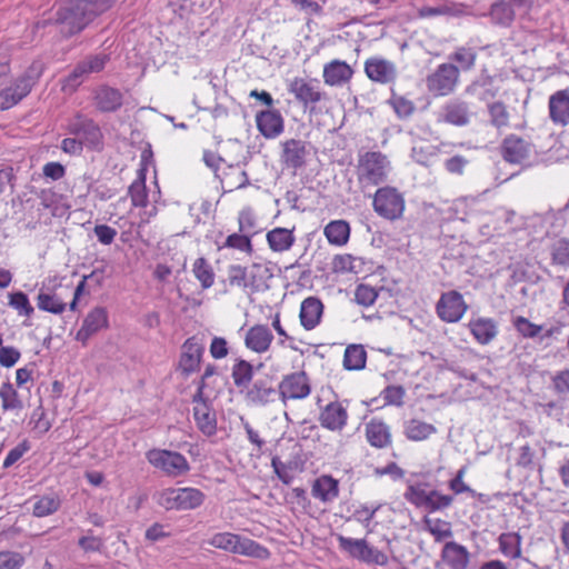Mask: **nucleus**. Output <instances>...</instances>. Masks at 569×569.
Instances as JSON below:
<instances>
[{
	"label": "nucleus",
	"mask_w": 569,
	"mask_h": 569,
	"mask_svg": "<svg viewBox=\"0 0 569 569\" xmlns=\"http://www.w3.org/2000/svg\"><path fill=\"white\" fill-rule=\"evenodd\" d=\"M467 309L462 295L456 290L443 292L436 306L438 317L448 323L458 322Z\"/></svg>",
	"instance_id": "12"
},
{
	"label": "nucleus",
	"mask_w": 569,
	"mask_h": 569,
	"mask_svg": "<svg viewBox=\"0 0 569 569\" xmlns=\"http://www.w3.org/2000/svg\"><path fill=\"white\" fill-rule=\"evenodd\" d=\"M288 90L305 109H309L311 112L315 111L317 103L326 99V93L316 79L293 78Z\"/></svg>",
	"instance_id": "9"
},
{
	"label": "nucleus",
	"mask_w": 569,
	"mask_h": 569,
	"mask_svg": "<svg viewBox=\"0 0 569 569\" xmlns=\"http://www.w3.org/2000/svg\"><path fill=\"white\" fill-rule=\"evenodd\" d=\"M96 108L101 112H114L122 107V93L107 84L100 86L93 91Z\"/></svg>",
	"instance_id": "23"
},
{
	"label": "nucleus",
	"mask_w": 569,
	"mask_h": 569,
	"mask_svg": "<svg viewBox=\"0 0 569 569\" xmlns=\"http://www.w3.org/2000/svg\"><path fill=\"white\" fill-rule=\"evenodd\" d=\"M129 196L134 207H147L148 204V192L146 187V178L140 174L129 187Z\"/></svg>",
	"instance_id": "46"
},
{
	"label": "nucleus",
	"mask_w": 569,
	"mask_h": 569,
	"mask_svg": "<svg viewBox=\"0 0 569 569\" xmlns=\"http://www.w3.org/2000/svg\"><path fill=\"white\" fill-rule=\"evenodd\" d=\"M365 72L370 80L382 84L391 83L397 78L395 63L380 57L368 59L365 62Z\"/></svg>",
	"instance_id": "16"
},
{
	"label": "nucleus",
	"mask_w": 569,
	"mask_h": 569,
	"mask_svg": "<svg viewBox=\"0 0 569 569\" xmlns=\"http://www.w3.org/2000/svg\"><path fill=\"white\" fill-rule=\"evenodd\" d=\"M367 441L375 448H387L391 445V432L387 423L379 419H371L366 423Z\"/></svg>",
	"instance_id": "30"
},
{
	"label": "nucleus",
	"mask_w": 569,
	"mask_h": 569,
	"mask_svg": "<svg viewBox=\"0 0 569 569\" xmlns=\"http://www.w3.org/2000/svg\"><path fill=\"white\" fill-rule=\"evenodd\" d=\"M223 247L237 249L248 254H251L253 251L250 238L240 233H232L228 236Z\"/></svg>",
	"instance_id": "53"
},
{
	"label": "nucleus",
	"mask_w": 569,
	"mask_h": 569,
	"mask_svg": "<svg viewBox=\"0 0 569 569\" xmlns=\"http://www.w3.org/2000/svg\"><path fill=\"white\" fill-rule=\"evenodd\" d=\"M146 456L150 465L171 477L184 475L190 470L186 457L177 451L151 449Z\"/></svg>",
	"instance_id": "8"
},
{
	"label": "nucleus",
	"mask_w": 569,
	"mask_h": 569,
	"mask_svg": "<svg viewBox=\"0 0 569 569\" xmlns=\"http://www.w3.org/2000/svg\"><path fill=\"white\" fill-rule=\"evenodd\" d=\"M9 306L16 309L21 316L30 317L34 311L28 296L22 291L9 295Z\"/></svg>",
	"instance_id": "49"
},
{
	"label": "nucleus",
	"mask_w": 569,
	"mask_h": 569,
	"mask_svg": "<svg viewBox=\"0 0 569 569\" xmlns=\"http://www.w3.org/2000/svg\"><path fill=\"white\" fill-rule=\"evenodd\" d=\"M323 312L322 302L316 297L306 298L300 306V323L306 330L315 329L321 320Z\"/></svg>",
	"instance_id": "28"
},
{
	"label": "nucleus",
	"mask_w": 569,
	"mask_h": 569,
	"mask_svg": "<svg viewBox=\"0 0 569 569\" xmlns=\"http://www.w3.org/2000/svg\"><path fill=\"white\" fill-rule=\"evenodd\" d=\"M267 272V268L259 263H253L250 270H248V287L258 290L263 282V274Z\"/></svg>",
	"instance_id": "58"
},
{
	"label": "nucleus",
	"mask_w": 569,
	"mask_h": 569,
	"mask_svg": "<svg viewBox=\"0 0 569 569\" xmlns=\"http://www.w3.org/2000/svg\"><path fill=\"white\" fill-rule=\"evenodd\" d=\"M429 500L426 501L425 509L430 512L442 510L449 507L452 502V497L447 495H441L437 490H431L428 492Z\"/></svg>",
	"instance_id": "52"
},
{
	"label": "nucleus",
	"mask_w": 569,
	"mask_h": 569,
	"mask_svg": "<svg viewBox=\"0 0 569 569\" xmlns=\"http://www.w3.org/2000/svg\"><path fill=\"white\" fill-rule=\"evenodd\" d=\"M273 340L271 330L264 325H254L249 328L244 336V346L257 353H264L269 350Z\"/></svg>",
	"instance_id": "26"
},
{
	"label": "nucleus",
	"mask_w": 569,
	"mask_h": 569,
	"mask_svg": "<svg viewBox=\"0 0 569 569\" xmlns=\"http://www.w3.org/2000/svg\"><path fill=\"white\" fill-rule=\"evenodd\" d=\"M204 493L197 488H167L159 493L158 503L167 510H191L200 507Z\"/></svg>",
	"instance_id": "6"
},
{
	"label": "nucleus",
	"mask_w": 569,
	"mask_h": 569,
	"mask_svg": "<svg viewBox=\"0 0 569 569\" xmlns=\"http://www.w3.org/2000/svg\"><path fill=\"white\" fill-rule=\"evenodd\" d=\"M193 418L197 427L206 436H212L217 431L216 412L209 407V403L193 406Z\"/></svg>",
	"instance_id": "32"
},
{
	"label": "nucleus",
	"mask_w": 569,
	"mask_h": 569,
	"mask_svg": "<svg viewBox=\"0 0 569 569\" xmlns=\"http://www.w3.org/2000/svg\"><path fill=\"white\" fill-rule=\"evenodd\" d=\"M467 328L473 339L481 346L491 343L498 336V322L492 318L473 317L469 320Z\"/></svg>",
	"instance_id": "17"
},
{
	"label": "nucleus",
	"mask_w": 569,
	"mask_h": 569,
	"mask_svg": "<svg viewBox=\"0 0 569 569\" xmlns=\"http://www.w3.org/2000/svg\"><path fill=\"white\" fill-rule=\"evenodd\" d=\"M231 377L237 388H248L253 378L252 365L243 359H238L232 366Z\"/></svg>",
	"instance_id": "38"
},
{
	"label": "nucleus",
	"mask_w": 569,
	"mask_h": 569,
	"mask_svg": "<svg viewBox=\"0 0 569 569\" xmlns=\"http://www.w3.org/2000/svg\"><path fill=\"white\" fill-rule=\"evenodd\" d=\"M109 60L110 57L106 53L84 57L74 66L72 71L61 80L62 91L67 93L74 92L92 73L101 72Z\"/></svg>",
	"instance_id": "4"
},
{
	"label": "nucleus",
	"mask_w": 569,
	"mask_h": 569,
	"mask_svg": "<svg viewBox=\"0 0 569 569\" xmlns=\"http://www.w3.org/2000/svg\"><path fill=\"white\" fill-rule=\"evenodd\" d=\"M347 409L338 401L328 403L320 412L321 426L331 431H341L347 425Z\"/></svg>",
	"instance_id": "25"
},
{
	"label": "nucleus",
	"mask_w": 569,
	"mask_h": 569,
	"mask_svg": "<svg viewBox=\"0 0 569 569\" xmlns=\"http://www.w3.org/2000/svg\"><path fill=\"white\" fill-rule=\"evenodd\" d=\"M208 543L227 552L241 555L257 559H268L270 551L259 542L232 532L214 533Z\"/></svg>",
	"instance_id": "3"
},
{
	"label": "nucleus",
	"mask_w": 569,
	"mask_h": 569,
	"mask_svg": "<svg viewBox=\"0 0 569 569\" xmlns=\"http://www.w3.org/2000/svg\"><path fill=\"white\" fill-rule=\"evenodd\" d=\"M372 207L378 216L393 221L402 217L405 199L396 188L382 187L376 191Z\"/></svg>",
	"instance_id": "7"
},
{
	"label": "nucleus",
	"mask_w": 569,
	"mask_h": 569,
	"mask_svg": "<svg viewBox=\"0 0 569 569\" xmlns=\"http://www.w3.org/2000/svg\"><path fill=\"white\" fill-rule=\"evenodd\" d=\"M450 59L455 60L462 70H470L475 67L477 52L471 47H458Z\"/></svg>",
	"instance_id": "47"
},
{
	"label": "nucleus",
	"mask_w": 569,
	"mask_h": 569,
	"mask_svg": "<svg viewBox=\"0 0 569 569\" xmlns=\"http://www.w3.org/2000/svg\"><path fill=\"white\" fill-rule=\"evenodd\" d=\"M437 431L436 427L419 419H410L405 423L403 432L409 440L422 441Z\"/></svg>",
	"instance_id": "34"
},
{
	"label": "nucleus",
	"mask_w": 569,
	"mask_h": 569,
	"mask_svg": "<svg viewBox=\"0 0 569 569\" xmlns=\"http://www.w3.org/2000/svg\"><path fill=\"white\" fill-rule=\"evenodd\" d=\"M329 243L335 246H343L350 237V226L346 220L330 221L323 230Z\"/></svg>",
	"instance_id": "33"
},
{
	"label": "nucleus",
	"mask_w": 569,
	"mask_h": 569,
	"mask_svg": "<svg viewBox=\"0 0 569 569\" xmlns=\"http://www.w3.org/2000/svg\"><path fill=\"white\" fill-rule=\"evenodd\" d=\"M490 18L495 24L508 27L515 19V12L510 3L503 0L497 1L491 6Z\"/></svg>",
	"instance_id": "43"
},
{
	"label": "nucleus",
	"mask_w": 569,
	"mask_h": 569,
	"mask_svg": "<svg viewBox=\"0 0 569 569\" xmlns=\"http://www.w3.org/2000/svg\"><path fill=\"white\" fill-rule=\"evenodd\" d=\"M192 273L196 279L201 283L202 289H209L214 283V272L209 261L200 257L194 260L192 264Z\"/></svg>",
	"instance_id": "40"
},
{
	"label": "nucleus",
	"mask_w": 569,
	"mask_h": 569,
	"mask_svg": "<svg viewBox=\"0 0 569 569\" xmlns=\"http://www.w3.org/2000/svg\"><path fill=\"white\" fill-rule=\"evenodd\" d=\"M551 256L555 263L569 266V241L566 239L556 241L551 249Z\"/></svg>",
	"instance_id": "56"
},
{
	"label": "nucleus",
	"mask_w": 569,
	"mask_h": 569,
	"mask_svg": "<svg viewBox=\"0 0 569 569\" xmlns=\"http://www.w3.org/2000/svg\"><path fill=\"white\" fill-rule=\"evenodd\" d=\"M69 131L90 148H98L101 144V129L92 119L78 114L69 123Z\"/></svg>",
	"instance_id": "14"
},
{
	"label": "nucleus",
	"mask_w": 569,
	"mask_h": 569,
	"mask_svg": "<svg viewBox=\"0 0 569 569\" xmlns=\"http://www.w3.org/2000/svg\"><path fill=\"white\" fill-rule=\"evenodd\" d=\"M389 103L392 106L395 112L400 118L410 117L416 109L413 102L402 96L393 94L390 98Z\"/></svg>",
	"instance_id": "54"
},
{
	"label": "nucleus",
	"mask_w": 569,
	"mask_h": 569,
	"mask_svg": "<svg viewBox=\"0 0 569 569\" xmlns=\"http://www.w3.org/2000/svg\"><path fill=\"white\" fill-rule=\"evenodd\" d=\"M459 80V69L451 63H441L427 77L428 90L435 96H447L451 93Z\"/></svg>",
	"instance_id": "10"
},
{
	"label": "nucleus",
	"mask_w": 569,
	"mask_h": 569,
	"mask_svg": "<svg viewBox=\"0 0 569 569\" xmlns=\"http://www.w3.org/2000/svg\"><path fill=\"white\" fill-rule=\"evenodd\" d=\"M311 495L323 503H331L339 496V482L331 476H320L312 483Z\"/></svg>",
	"instance_id": "27"
},
{
	"label": "nucleus",
	"mask_w": 569,
	"mask_h": 569,
	"mask_svg": "<svg viewBox=\"0 0 569 569\" xmlns=\"http://www.w3.org/2000/svg\"><path fill=\"white\" fill-rule=\"evenodd\" d=\"M0 399L3 411H13L18 415L23 408L22 400L10 382H3L1 385Z\"/></svg>",
	"instance_id": "37"
},
{
	"label": "nucleus",
	"mask_w": 569,
	"mask_h": 569,
	"mask_svg": "<svg viewBox=\"0 0 569 569\" xmlns=\"http://www.w3.org/2000/svg\"><path fill=\"white\" fill-rule=\"evenodd\" d=\"M271 466L278 478L284 483L290 485L293 480V475L290 467L280 461L278 457L272 458Z\"/></svg>",
	"instance_id": "61"
},
{
	"label": "nucleus",
	"mask_w": 569,
	"mask_h": 569,
	"mask_svg": "<svg viewBox=\"0 0 569 569\" xmlns=\"http://www.w3.org/2000/svg\"><path fill=\"white\" fill-rule=\"evenodd\" d=\"M116 0H68L53 14V21L64 37H71L82 31L97 16L112 7ZM38 22L46 26L48 21Z\"/></svg>",
	"instance_id": "1"
},
{
	"label": "nucleus",
	"mask_w": 569,
	"mask_h": 569,
	"mask_svg": "<svg viewBox=\"0 0 569 569\" xmlns=\"http://www.w3.org/2000/svg\"><path fill=\"white\" fill-rule=\"evenodd\" d=\"M512 325L522 337L529 339L537 338L543 330L542 325H536L522 316L513 318Z\"/></svg>",
	"instance_id": "48"
},
{
	"label": "nucleus",
	"mask_w": 569,
	"mask_h": 569,
	"mask_svg": "<svg viewBox=\"0 0 569 569\" xmlns=\"http://www.w3.org/2000/svg\"><path fill=\"white\" fill-rule=\"evenodd\" d=\"M377 298L378 292L368 284H359L356 289V301L361 306L369 307L375 303Z\"/></svg>",
	"instance_id": "57"
},
{
	"label": "nucleus",
	"mask_w": 569,
	"mask_h": 569,
	"mask_svg": "<svg viewBox=\"0 0 569 569\" xmlns=\"http://www.w3.org/2000/svg\"><path fill=\"white\" fill-rule=\"evenodd\" d=\"M279 391L273 387V380L270 377L259 378L247 388L244 399L253 406H267L276 400Z\"/></svg>",
	"instance_id": "15"
},
{
	"label": "nucleus",
	"mask_w": 569,
	"mask_h": 569,
	"mask_svg": "<svg viewBox=\"0 0 569 569\" xmlns=\"http://www.w3.org/2000/svg\"><path fill=\"white\" fill-rule=\"evenodd\" d=\"M470 118L469 104L466 101L455 99L442 107L438 120L456 127H465L470 123Z\"/></svg>",
	"instance_id": "18"
},
{
	"label": "nucleus",
	"mask_w": 569,
	"mask_h": 569,
	"mask_svg": "<svg viewBox=\"0 0 569 569\" xmlns=\"http://www.w3.org/2000/svg\"><path fill=\"white\" fill-rule=\"evenodd\" d=\"M391 169V162L382 152H360L356 167V176L360 189L365 192L368 189L385 183L388 180Z\"/></svg>",
	"instance_id": "2"
},
{
	"label": "nucleus",
	"mask_w": 569,
	"mask_h": 569,
	"mask_svg": "<svg viewBox=\"0 0 569 569\" xmlns=\"http://www.w3.org/2000/svg\"><path fill=\"white\" fill-rule=\"evenodd\" d=\"M61 500L56 495L37 497L33 503L32 515L38 518L48 517L59 510Z\"/></svg>",
	"instance_id": "42"
},
{
	"label": "nucleus",
	"mask_w": 569,
	"mask_h": 569,
	"mask_svg": "<svg viewBox=\"0 0 569 569\" xmlns=\"http://www.w3.org/2000/svg\"><path fill=\"white\" fill-rule=\"evenodd\" d=\"M423 525L427 531H429L436 541H441L452 536L451 526L448 521L441 519L425 518Z\"/></svg>",
	"instance_id": "45"
},
{
	"label": "nucleus",
	"mask_w": 569,
	"mask_h": 569,
	"mask_svg": "<svg viewBox=\"0 0 569 569\" xmlns=\"http://www.w3.org/2000/svg\"><path fill=\"white\" fill-rule=\"evenodd\" d=\"M203 353V346L199 339L191 337L182 345V352L179 361V367L184 375H190L199 369L201 357Z\"/></svg>",
	"instance_id": "22"
},
{
	"label": "nucleus",
	"mask_w": 569,
	"mask_h": 569,
	"mask_svg": "<svg viewBox=\"0 0 569 569\" xmlns=\"http://www.w3.org/2000/svg\"><path fill=\"white\" fill-rule=\"evenodd\" d=\"M37 307L42 311L60 315L64 311L66 303L58 295L41 289L37 297Z\"/></svg>",
	"instance_id": "41"
},
{
	"label": "nucleus",
	"mask_w": 569,
	"mask_h": 569,
	"mask_svg": "<svg viewBox=\"0 0 569 569\" xmlns=\"http://www.w3.org/2000/svg\"><path fill=\"white\" fill-rule=\"evenodd\" d=\"M466 92L469 94L477 96L480 100L487 101L496 96V91L488 88L485 82H472L467 87Z\"/></svg>",
	"instance_id": "59"
},
{
	"label": "nucleus",
	"mask_w": 569,
	"mask_h": 569,
	"mask_svg": "<svg viewBox=\"0 0 569 569\" xmlns=\"http://www.w3.org/2000/svg\"><path fill=\"white\" fill-rule=\"evenodd\" d=\"M228 282L231 287L248 288V269L240 264L228 267Z\"/></svg>",
	"instance_id": "50"
},
{
	"label": "nucleus",
	"mask_w": 569,
	"mask_h": 569,
	"mask_svg": "<svg viewBox=\"0 0 569 569\" xmlns=\"http://www.w3.org/2000/svg\"><path fill=\"white\" fill-rule=\"evenodd\" d=\"M267 241L273 251L282 252L292 247L295 237L292 232L286 228H276L267 233Z\"/></svg>",
	"instance_id": "35"
},
{
	"label": "nucleus",
	"mask_w": 569,
	"mask_h": 569,
	"mask_svg": "<svg viewBox=\"0 0 569 569\" xmlns=\"http://www.w3.org/2000/svg\"><path fill=\"white\" fill-rule=\"evenodd\" d=\"M21 355L14 347L0 348V365L6 368L14 366L20 359Z\"/></svg>",
	"instance_id": "62"
},
{
	"label": "nucleus",
	"mask_w": 569,
	"mask_h": 569,
	"mask_svg": "<svg viewBox=\"0 0 569 569\" xmlns=\"http://www.w3.org/2000/svg\"><path fill=\"white\" fill-rule=\"evenodd\" d=\"M428 492L426 489H423L420 485H410L408 486L405 498L410 503L415 505L418 508H423L426 505V501L429 500Z\"/></svg>",
	"instance_id": "55"
},
{
	"label": "nucleus",
	"mask_w": 569,
	"mask_h": 569,
	"mask_svg": "<svg viewBox=\"0 0 569 569\" xmlns=\"http://www.w3.org/2000/svg\"><path fill=\"white\" fill-rule=\"evenodd\" d=\"M441 560L450 569H466L469 563V551L456 541H449L442 548Z\"/></svg>",
	"instance_id": "29"
},
{
	"label": "nucleus",
	"mask_w": 569,
	"mask_h": 569,
	"mask_svg": "<svg viewBox=\"0 0 569 569\" xmlns=\"http://www.w3.org/2000/svg\"><path fill=\"white\" fill-rule=\"evenodd\" d=\"M531 149L532 146L529 141L516 134L506 137L501 144L502 157L510 163H521L527 160Z\"/></svg>",
	"instance_id": "20"
},
{
	"label": "nucleus",
	"mask_w": 569,
	"mask_h": 569,
	"mask_svg": "<svg viewBox=\"0 0 569 569\" xmlns=\"http://www.w3.org/2000/svg\"><path fill=\"white\" fill-rule=\"evenodd\" d=\"M499 550L510 559L521 556V536L517 532H503L498 538Z\"/></svg>",
	"instance_id": "36"
},
{
	"label": "nucleus",
	"mask_w": 569,
	"mask_h": 569,
	"mask_svg": "<svg viewBox=\"0 0 569 569\" xmlns=\"http://www.w3.org/2000/svg\"><path fill=\"white\" fill-rule=\"evenodd\" d=\"M29 449L30 446L27 440L12 448L3 460V468L13 466Z\"/></svg>",
	"instance_id": "60"
},
{
	"label": "nucleus",
	"mask_w": 569,
	"mask_h": 569,
	"mask_svg": "<svg viewBox=\"0 0 569 569\" xmlns=\"http://www.w3.org/2000/svg\"><path fill=\"white\" fill-rule=\"evenodd\" d=\"M339 549L349 557L367 565L386 566L388 556L379 549L370 546L366 539H356L337 535Z\"/></svg>",
	"instance_id": "5"
},
{
	"label": "nucleus",
	"mask_w": 569,
	"mask_h": 569,
	"mask_svg": "<svg viewBox=\"0 0 569 569\" xmlns=\"http://www.w3.org/2000/svg\"><path fill=\"white\" fill-rule=\"evenodd\" d=\"M488 113L490 117V124L500 130L509 126V112L507 107L501 101H496L488 104Z\"/></svg>",
	"instance_id": "44"
},
{
	"label": "nucleus",
	"mask_w": 569,
	"mask_h": 569,
	"mask_svg": "<svg viewBox=\"0 0 569 569\" xmlns=\"http://www.w3.org/2000/svg\"><path fill=\"white\" fill-rule=\"evenodd\" d=\"M278 391L283 405H287L288 400L307 398L311 392L308 376L305 371L284 376L279 383Z\"/></svg>",
	"instance_id": "11"
},
{
	"label": "nucleus",
	"mask_w": 569,
	"mask_h": 569,
	"mask_svg": "<svg viewBox=\"0 0 569 569\" xmlns=\"http://www.w3.org/2000/svg\"><path fill=\"white\" fill-rule=\"evenodd\" d=\"M107 326V311L101 307H97L91 310L83 319L82 326L77 332L76 339L82 343H86L92 335L97 333L99 330L106 328Z\"/></svg>",
	"instance_id": "24"
},
{
	"label": "nucleus",
	"mask_w": 569,
	"mask_h": 569,
	"mask_svg": "<svg viewBox=\"0 0 569 569\" xmlns=\"http://www.w3.org/2000/svg\"><path fill=\"white\" fill-rule=\"evenodd\" d=\"M553 389L557 393L566 395L569 392V369L559 371L553 378Z\"/></svg>",
	"instance_id": "64"
},
{
	"label": "nucleus",
	"mask_w": 569,
	"mask_h": 569,
	"mask_svg": "<svg viewBox=\"0 0 569 569\" xmlns=\"http://www.w3.org/2000/svg\"><path fill=\"white\" fill-rule=\"evenodd\" d=\"M367 352L361 345H350L343 355V367L347 370H360L366 366Z\"/></svg>",
	"instance_id": "39"
},
{
	"label": "nucleus",
	"mask_w": 569,
	"mask_h": 569,
	"mask_svg": "<svg viewBox=\"0 0 569 569\" xmlns=\"http://www.w3.org/2000/svg\"><path fill=\"white\" fill-rule=\"evenodd\" d=\"M307 142L300 139H288L281 142L280 161L282 166L296 173L307 162Z\"/></svg>",
	"instance_id": "13"
},
{
	"label": "nucleus",
	"mask_w": 569,
	"mask_h": 569,
	"mask_svg": "<svg viewBox=\"0 0 569 569\" xmlns=\"http://www.w3.org/2000/svg\"><path fill=\"white\" fill-rule=\"evenodd\" d=\"M23 558L18 553L0 552V569H19Z\"/></svg>",
	"instance_id": "63"
},
{
	"label": "nucleus",
	"mask_w": 569,
	"mask_h": 569,
	"mask_svg": "<svg viewBox=\"0 0 569 569\" xmlns=\"http://www.w3.org/2000/svg\"><path fill=\"white\" fill-rule=\"evenodd\" d=\"M353 74L351 67L341 60H333L323 68V79L329 86H341L348 82Z\"/></svg>",
	"instance_id": "31"
},
{
	"label": "nucleus",
	"mask_w": 569,
	"mask_h": 569,
	"mask_svg": "<svg viewBox=\"0 0 569 569\" xmlns=\"http://www.w3.org/2000/svg\"><path fill=\"white\" fill-rule=\"evenodd\" d=\"M406 390L402 386H387L381 391V398L386 405L401 407L403 405V398Z\"/></svg>",
	"instance_id": "51"
},
{
	"label": "nucleus",
	"mask_w": 569,
	"mask_h": 569,
	"mask_svg": "<svg viewBox=\"0 0 569 569\" xmlns=\"http://www.w3.org/2000/svg\"><path fill=\"white\" fill-rule=\"evenodd\" d=\"M548 111L553 124L561 127L569 124V88L558 90L549 97Z\"/></svg>",
	"instance_id": "19"
},
{
	"label": "nucleus",
	"mask_w": 569,
	"mask_h": 569,
	"mask_svg": "<svg viewBox=\"0 0 569 569\" xmlns=\"http://www.w3.org/2000/svg\"><path fill=\"white\" fill-rule=\"evenodd\" d=\"M257 128L260 133L267 139H274L279 137L284 129V121L280 111L276 109H268L257 113L256 116Z\"/></svg>",
	"instance_id": "21"
}]
</instances>
